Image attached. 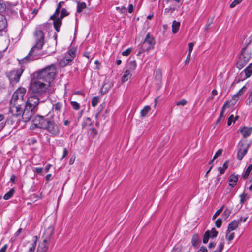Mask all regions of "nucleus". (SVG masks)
<instances>
[{
	"label": "nucleus",
	"instance_id": "obj_6",
	"mask_svg": "<svg viewBox=\"0 0 252 252\" xmlns=\"http://www.w3.org/2000/svg\"><path fill=\"white\" fill-rule=\"evenodd\" d=\"M44 129L46 130L52 136L56 137L60 134L59 127L53 119H49Z\"/></svg>",
	"mask_w": 252,
	"mask_h": 252
},
{
	"label": "nucleus",
	"instance_id": "obj_7",
	"mask_svg": "<svg viewBox=\"0 0 252 252\" xmlns=\"http://www.w3.org/2000/svg\"><path fill=\"white\" fill-rule=\"evenodd\" d=\"M69 15V12L65 8H63L61 10L60 16L59 17L56 16L54 19H52L53 20L54 27L57 32H60V28L62 25V20Z\"/></svg>",
	"mask_w": 252,
	"mask_h": 252
},
{
	"label": "nucleus",
	"instance_id": "obj_18",
	"mask_svg": "<svg viewBox=\"0 0 252 252\" xmlns=\"http://www.w3.org/2000/svg\"><path fill=\"white\" fill-rule=\"evenodd\" d=\"M242 218H240L237 220H234L229 223L226 231V235L228 233H230L231 231L235 230L239 226L240 222L242 221Z\"/></svg>",
	"mask_w": 252,
	"mask_h": 252
},
{
	"label": "nucleus",
	"instance_id": "obj_39",
	"mask_svg": "<svg viewBox=\"0 0 252 252\" xmlns=\"http://www.w3.org/2000/svg\"><path fill=\"white\" fill-rule=\"evenodd\" d=\"M92 124V122H91V119L89 117H87L86 119V121L82 124V127L83 128H87L88 126H91Z\"/></svg>",
	"mask_w": 252,
	"mask_h": 252
},
{
	"label": "nucleus",
	"instance_id": "obj_63",
	"mask_svg": "<svg viewBox=\"0 0 252 252\" xmlns=\"http://www.w3.org/2000/svg\"><path fill=\"white\" fill-rule=\"evenodd\" d=\"M133 11V6L132 4H129L128 6V12L131 13Z\"/></svg>",
	"mask_w": 252,
	"mask_h": 252
},
{
	"label": "nucleus",
	"instance_id": "obj_11",
	"mask_svg": "<svg viewBox=\"0 0 252 252\" xmlns=\"http://www.w3.org/2000/svg\"><path fill=\"white\" fill-rule=\"evenodd\" d=\"M22 73L23 70L22 69L12 70L7 73V76L12 86L19 81Z\"/></svg>",
	"mask_w": 252,
	"mask_h": 252
},
{
	"label": "nucleus",
	"instance_id": "obj_51",
	"mask_svg": "<svg viewBox=\"0 0 252 252\" xmlns=\"http://www.w3.org/2000/svg\"><path fill=\"white\" fill-rule=\"evenodd\" d=\"M176 9V8L175 7H170L169 8H166L165 9V13H173Z\"/></svg>",
	"mask_w": 252,
	"mask_h": 252
},
{
	"label": "nucleus",
	"instance_id": "obj_57",
	"mask_svg": "<svg viewBox=\"0 0 252 252\" xmlns=\"http://www.w3.org/2000/svg\"><path fill=\"white\" fill-rule=\"evenodd\" d=\"M116 9L120 11L122 13H125L126 12V8L125 6L117 7Z\"/></svg>",
	"mask_w": 252,
	"mask_h": 252
},
{
	"label": "nucleus",
	"instance_id": "obj_19",
	"mask_svg": "<svg viewBox=\"0 0 252 252\" xmlns=\"http://www.w3.org/2000/svg\"><path fill=\"white\" fill-rule=\"evenodd\" d=\"M54 232V228L53 227L49 226L45 231L42 237L43 238L44 241L48 242L53 235Z\"/></svg>",
	"mask_w": 252,
	"mask_h": 252
},
{
	"label": "nucleus",
	"instance_id": "obj_20",
	"mask_svg": "<svg viewBox=\"0 0 252 252\" xmlns=\"http://www.w3.org/2000/svg\"><path fill=\"white\" fill-rule=\"evenodd\" d=\"M7 24L5 17L2 14H0V35H2L3 32H6L4 31L7 27Z\"/></svg>",
	"mask_w": 252,
	"mask_h": 252
},
{
	"label": "nucleus",
	"instance_id": "obj_10",
	"mask_svg": "<svg viewBox=\"0 0 252 252\" xmlns=\"http://www.w3.org/2000/svg\"><path fill=\"white\" fill-rule=\"evenodd\" d=\"M26 92V89L25 88L20 87L17 89L12 95L10 103L22 102Z\"/></svg>",
	"mask_w": 252,
	"mask_h": 252
},
{
	"label": "nucleus",
	"instance_id": "obj_30",
	"mask_svg": "<svg viewBox=\"0 0 252 252\" xmlns=\"http://www.w3.org/2000/svg\"><path fill=\"white\" fill-rule=\"evenodd\" d=\"M64 3L63 1H60L57 5L56 9L54 12V13L50 16V19H53L55 18V17L56 16H58L60 13V9L61 8L62 5Z\"/></svg>",
	"mask_w": 252,
	"mask_h": 252
},
{
	"label": "nucleus",
	"instance_id": "obj_53",
	"mask_svg": "<svg viewBox=\"0 0 252 252\" xmlns=\"http://www.w3.org/2000/svg\"><path fill=\"white\" fill-rule=\"evenodd\" d=\"M107 84H104L101 88V92L103 93H106L109 89L110 87H107L106 86Z\"/></svg>",
	"mask_w": 252,
	"mask_h": 252
},
{
	"label": "nucleus",
	"instance_id": "obj_60",
	"mask_svg": "<svg viewBox=\"0 0 252 252\" xmlns=\"http://www.w3.org/2000/svg\"><path fill=\"white\" fill-rule=\"evenodd\" d=\"M197 252H208V250L206 247L202 246Z\"/></svg>",
	"mask_w": 252,
	"mask_h": 252
},
{
	"label": "nucleus",
	"instance_id": "obj_2",
	"mask_svg": "<svg viewBox=\"0 0 252 252\" xmlns=\"http://www.w3.org/2000/svg\"><path fill=\"white\" fill-rule=\"evenodd\" d=\"M49 83H46L43 81L37 79L31 85L30 91L34 95H39L46 92L48 88Z\"/></svg>",
	"mask_w": 252,
	"mask_h": 252
},
{
	"label": "nucleus",
	"instance_id": "obj_16",
	"mask_svg": "<svg viewBox=\"0 0 252 252\" xmlns=\"http://www.w3.org/2000/svg\"><path fill=\"white\" fill-rule=\"evenodd\" d=\"M252 74V63H251L240 74L241 79H239L238 82L250 77Z\"/></svg>",
	"mask_w": 252,
	"mask_h": 252
},
{
	"label": "nucleus",
	"instance_id": "obj_48",
	"mask_svg": "<svg viewBox=\"0 0 252 252\" xmlns=\"http://www.w3.org/2000/svg\"><path fill=\"white\" fill-rule=\"evenodd\" d=\"M73 59V58L70 57H65L62 59V63H64V62L67 61V63H69L71 62Z\"/></svg>",
	"mask_w": 252,
	"mask_h": 252
},
{
	"label": "nucleus",
	"instance_id": "obj_33",
	"mask_svg": "<svg viewBox=\"0 0 252 252\" xmlns=\"http://www.w3.org/2000/svg\"><path fill=\"white\" fill-rule=\"evenodd\" d=\"M180 26V23L179 22H177L176 20L173 21L172 23V32L173 33H176L179 31V28Z\"/></svg>",
	"mask_w": 252,
	"mask_h": 252
},
{
	"label": "nucleus",
	"instance_id": "obj_14",
	"mask_svg": "<svg viewBox=\"0 0 252 252\" xmlns=\"http://www.w3.org/2000/svg\"><path fill=\"white\" fill-rule=\"evenodd\" d=\"M38 95H34L31 93V96L28 98L26 106H29L31 108L35 109V108L38 105L39 102V98Z\"/></svg>",
	"mask_w": 252,
	"mask_h": 252
},
{
	"label": "nucleus",
	"instance_id": "obj_54",
	"mask_svg": "<svg viewBox=\"0 0 252 252\" xmlns=\"http://www.w3.org/2000/svg\"><path fill=\"white\" fill-rule=\"evenodd\" d=\"M67 154H68V150L66 148H65L63 150V154L61 158V159L62 160V159H64L66 157V156H67Z\"/></svg>",
	"mask_w": 252,
	"mask_h": 252
},
{
	"label": "nucleus",
	"instance_id": "obj_27",
	"mask_svg": "<svg viewBox=\"0 0 252 252\" xmlns=\"http://www.w3.org/2000/svg\"><path fill=\"white\" fill-rule=\"evenodd\" d=\"M37 240L38 237L34 236L33 238V242L30 244V246L27 252H34Z\"/></svg>",
	"mask_w": 252,
	"mask_h": 252
},
{
	"label": "nucleus",
	"instance_id": "obj_12",
	"mask_svg": "<svg viewBox=\"0 0 252 252\" xmlns=\"http://www.w3.org/2000/svg\"><path fill=\"white\" fill-rule=\"evenodd\" d=\"M49 119L42 116H36L33 119V124L36 128L44 129Z\"/></svg>",
	"mask_w": 252,
	"mask_h": 252
},
{
	"label": "nucleus",
	"instance_id": "obj_29",
	"mask_svg": "<svg viewBox=\"0 0 252 252\" xmlns=\"http://www.w3.org/2000/svg\"><path fill=\"white\" fill-rule=\"evenodd\" d=\"M200 242L199 236L197 233L194 234L191 239V244L194 247H197L198 244Z\"/></svg>",
	"mask_w": 252,
	"mask_h": 252
},
{
	"label": "nucleus",
	"instance_id": "obj_46",
	"mask_svg": "<svg viewBox=\"0 0 252 252\" xmlns=\"http://www.w3.org/2000/svg\"><path fill=\"white\" fill-rule=\"evenodd\" d=\"M222 149H219L216 152V153H215V155L214 156L213 158V160H215L218 158V157H219L220 155H221V154H222Z\"/></svg>",
	"mask_w": 252,
	"mask_h": 252
},
{
	"label": "nucleus",
	"instance_id": "obj_8",
	"mask_svg": "<svg viewBox=\"0 0 252 252\" xmlns=\"http://www.w3.org/2000/svg\"><path fill=\"white\" fill-rule=\"evenodd\" d=\"M250 145L247 144L246 140H241L238 144V152L237 155V159L241 161L244 156L247 154Z\"/></svg>",
	"mask_w": 252,
	"mask_h": 252
},
{
	"label": "nucleus",
	"instance_id": "obj_47",
	"mask_svg": "<svg viewBox=\"0 0 252 252\" xmlns=\"http://www.w3.org/2000/svg\"><path fill=\"white\" fill-rule=\"evenodd\" d=\"M231 211L228 209L225 210V211L223 213V216L225 218V219H227L230 215Z\"/></svg>",
	"mask_w": 252,
	"mask_h": 252
},
{
	"label": "nucleus",
	"instance_id": "obj_41",
	"mask_svg": "<svg viewBox=\"0 0 252 252\" xmlns=\"http://www.w3.org/2000/svg\"><path fill=\"white\" fill-rule=\"evenodd\" d=\"M76 51V50L75 48H72L68 51V54L70 57H71L72 58L74 59V57H75Z\"/></svg>",
	"mask_w": 252,
	"mask_h": 252
},
{
	"label": "nucleus",
	"instance_id": "obj_31",
	"mask_svg": "<svg viewBox=\"0 0 252 252\" xmlns=\"http://www.w3.org/2000/svg\"><path fill=\"white\" fill-rule=\"evenodd\" d=\"M132 76V73L129 72V71L125 70L123 75L121 81L123 83L126 82Z\"/></svg>",
	"mask_w": 252,
	"mask_h": 252
},
{
	"label": "nucleus",
	"instance_id": "obj_1",
	"mask_svg": "<svg viewBox=\"0 0 252 252\" xmlns=\"http://www.w3.org/2000/svg\"><path fill=\"white\" fill-rule=\"evenodd\" d=\"M57 68L54 64L37 72L36 78L50 85L56 75Z\"/></svg>",
	"mask_w": 252,
	"mask_h": 252
},
{
	"label": "nucleus",
	"instance_id": "obj_62",
	"mask_svg": "<svg viewBox=\"0 0 252 252\" xmlns=\"http://www.w3.org/2000/svg\"><path fill=\"white\" fill-rule=\"evenodd\" d=\"M234 237V233H230V234L228 236V237H227V240L229 241H230L231 240H232L233 239Z\"/></svg>",
	"mask_w": 252,
	"mask_h": 252
},
{
	"label": "nucleus",
	"instance_id": "obj_32",
	"mask_svg": "<svg viewBox=\"0 0 252 252\" xmlns=\"http://www.w3.org/2000/svg\"><path fill=\"white\" fill-rule=\"evenodd\" d=\"M238 180V177L237 176L231 175L228 180L229 182V186H231L232 187H234L236 185Z\"/></svg>",
	"mask_w": 252,
	"mask_h": 252
},
{
	"label": "nucleus",
	"instance_id": "obj_34",
	"mask_svg": "<svg viewBox=\"0 0 252 252\" xmlns=\"http://www.w3.org/2000/svg\"><path fill=\"white\" fill-rule=\"evenodd\" d=\"M151 110V107L149 106H145L143 109L141 110L140 115L142 117H145L148 112Z\"/></svg>",
	"mask_w": 252,
	"mask_h": 252
},
{
	"label": "nucleus",
	"instance_id": "obj_24",
	"mask_svg": "<svg viewBox=\"0 0 252 252\" xmlns=\"http://www.w3.org/2000/svg\"><path fill=\"white\" fill-rule=\"evenodd\" d=\"M63 107V103L61 102H58L53 105L52 109L57 114L59 115Z\"/></svg>",
	"mask_w": 252,
	"mask_h": 252
},
{
	"label": "nucleus",
	"instance_id": "obj_28",
	"mask_svg": "<svg viewBox=\"0 0 252 252\" xmlns=\"http://www.w3.org/2000/svg\"><path fill=\"white\" fill-rule=\"evenodd\" d=\"M47 242L43 241L41 243L39 244L36 252H46L48 250V246L46 244Z\"/></svg>",
	"mask_w": 252,
	"mask_h": 252
},
{
	"label": "nucleus",
	"instance_id": "obj_26",
	"mask_svg": "<svg viewBox=\"0 0 252 252\" xmlns=\"http://www.w3.org/2000/svg\"><path fill=\"white\" fill-rule=\"evenodd\" d=\"M228 106H229L228 101H226L224 103V104H223V105L221 108L220 113V114L219 116V118H218L217 122H216L217 124L219 123L220 121V120H221V118L223 117V115H224V113L225 110V109L227 107H229Z\"/></svg>",
	"mask_w": 252,
	"mask_h": 252
},
{
	"label": "nucleus",
	"instance_id": "obj_64",
	"mask_svg": "<svg viewBox=\"0 0 252 252\" xmlns=\"http://www.w3.org/2000/svg\"><path fill=\"white\" fill-rule=\"evenodd\" d=\"M190 56H191V54L188 53V54L187 56L186 59L185 60V63H187L189 62L190 59Z\"/></svg>",
	"mask_w": 252,
	"mask_h": 252
},
{
	"label": "nucleus",
	"instance_id": "obj_38",
	"mask_svg": "<svg viewBox=\"0 0 252 252\" xmlns=\"http://www.w3.org/2000/svg\"><path fill=\"white\" fill-rule=\"evenodd\" d=\"M240 203L242 205L244 202L249 198L247 193L244 192L240 195Z\"/></svg>",
	"mask_w": 252,
	"mask_h": 252
},
{
	"label": "nucleus",
	"instance_id": "obj_42",
	"mask_svg": "<svg viewBox=\"0 0 252 252\" xmlns=\"http://www.w3.org/2000/svg\"><path fill=\"white\" fill-rule=\"evenodd\" d=\"M99 102V98L97 96L94 97L91 102L92 106L93 107H95Z\"/></svg>",
	"mask_w": 252,
	"mask_h": 252
},
{
	"label": "nucleus",
	"instance_id": "obj_56",
	"mask_svg": "<svg viewBox=\"0 0 252 252\" xmlns=\"http://www.w3.org/2000/svg\"><path fill=\"white\" fill-rule=\"evenodd\" d=\"M233 121H234V116H233V115H231L228 118V119L227 121V125L228 126H230L232 124V123L233 122Z\"/></svg>",
	"mask_w": 252,
	"mask_h": 252
},
{
	"label": "nucleus",
	"instance_id": "obj_58",
	"mask_svg": "<svg viewBox=\"0 0 252 252\" xmlns=\"http://www.w3.org/2000/svg\"><path fill=\"white\" fill-rule=\"evenodd\" d=\"M43 170V168L37 167L34 168L33 170L38 174H41L42 173Z\"/></svg>",
	"mask_w": 252,
	"mask_h": 252
},
{
	"label": "nucleus",
	"instance_id": "obj_9",
	"mask_svg": "<svg viewBox=\"0 0 252 252\" xmlns=\"http://www.w3.org/2000/svg\"><path fill=\"white\" fill-rule=\"evenodd\" d=\"M35 40L34 46L38 49H42L45 41V35L43 32L40 29H36L34 32Z\"/></svg>",
	"mask_w": 252,
	"mask_h": 252
},
{
	"label": "nucleus",
	"instance_id": "obj_45",
	"mask_svg": "<svg viewBox=\"0 0 252 252\" xmlns=\"http://www.w3.org/2000/svg\"><path fill=\"white\" fill-rule=\"evenodd\" d=\"M224 246V242L220 243L219 245H218V247L216 251H217L218 252H221Z\"/></svg>",
	"mask_w": 252,
	"mask_h": 252
},
{
	"label": "nucleus",
	"instance_id": "obj_52",
	"mask_svg": "<svg viewBox=\"0 0 252 252\" xmlns=\"http://www.w3.org/2000/svg\"><path fill=\"white\" fill-rule=\"evenodd\" d=\"M187 100L184 99H183L181 100L180 101L177 102L176 103V105L177 106H179V105L184 106L187 104Z\"/></svg>",
	"mask_w": 252,
	"mask_h": 252
},
{
	"label": "nucleus",
	"instance_id": "obj_3",
	"mask_svg": "<svg viewBox=\"0 0 252 252\" xmlns=\"http://www.w3.org/2000/svg\"><path fill=\"white\" fill-rule=\"evenodd\" d=\"M155 44V40L154 38L148 33L146 35L143 42L139 45L140 50L138 52L137 55H140L143 52L148 51L153 49Z\"/></svg>",
	"mask_w": 252,
	"mask_h": 252
},
{
	"label": "nucleus",
	"instance_id": "obj_17",
	"mask_svg": "<svg viewBox=\"0 0 252 252\" xmlns=\"http://www.w3.org/2000/svg\"><path fill=\"white\" fill-rule=\"evenodd\" d=\"M10 110L16 116L20 115L23 111L20 103H10Z\"/></svg>",
	"mask_w": 252,
	"mask_h": 252
},
{
	"label": "nucleus",
	"instance_id": "obj_43",
	"mask_svg": "<svg viewBox=\"0 0 252 252\" xmlns=\"http://www.w3.org/2000/svg\"><path fill=\"white\" fill-rule=\"evenodd\" d=\"M243 0H234L230 5V8H234L237 4H239L242 2Z\"/></svg>",
	"mask_w": 252,
	"mask_h": 252
},
{
	"label": "nucleus",
	"instance_id": "obj_5",
	"mask_svg": "<svg viewBox=\"0 0 252 252\" xmlns=\"http://www.w3.org/2000/svg\"><path fill=\"white\" fill-rule=\"evenodd\" d=\"M250 58L251 55L246 51V47L242 48L241 53L236 64L237 67L239 69H242L247 64Z\"/></svg>",
	"mask_w": 252,
	"mask_h": 252
},
{
	"label": "nucleus",
	"instance_id": "obj_35",
	"mask_svg": "<svg viewBox=\"0 0 252 252\" xmlns=\"http://www.w3.org/2000/svg\"><path fill=\"white\" fill-rule=\"evenodd\" d=\"M86 4L85 2H77V12L78 13H80L82 12L83 9L86 8Z\"/></svg>",
	"mask_w": 252,
	"mask_h": 252
},
{
	"label": "nucleus",
	"instance_id": "obj_37",
	"mask_svg": "<svg viewBox=\"0 0 252 252\" xmlns=\"http://www.w3.org/2000/svg\"><path fill=\"white\" fill-rule=\"evenodd\" d=\"M14 189H11L7 193H6L3 196V199L4 200H8L10 198L12 197L14 194Z\"/></svg>",
	"mask_w": 252,
	"mask_h": 252
},
{
	"label": "nucleus",
	"instance_id": "obj_59",
	"mask_svg": "<svg viewBox=\"0 0 252 252\" xmlns=\"http://www.w3.org/2000/svg\"><path fill=\"white\" fill-rule=\"evenodd\" d=\"M193 45H194V44L192 43H189L188 44V47H189V53H188L191 54V53L193 50Z\"/></svg>",
	"mask_w": 252,
	"mask_h": 252
},
{
	"label": "nucleus",
	"instance_id": "obj_36",
	"mask_svg": "<svg viewBox=\"0 0 252 252\" xmlns=\"http://www.w3.org/2000/svg\"><path fill=\"white\" fill-rule=\"evenodd\" d=\"M252 169V164H250L248 166L247 169L245 170L244 173L243 175V178L244 179H246L249 176L250 173Z\"/></svg>",
	"mask_w": 252,
	"mask_h": 252
},
{
	"label": "nucleus",
	"instance_id": "obj_22",
	"mask_svg": "<svg viewBox=\"0 0 252 252\" xmlns=\"http://www.w3.org/2000/svg\"><path fill=\"white\" fill-rule=\"evenodd\" d=\"M243 94V93H242V92H240L239 90L233 96L232 99L230 101H228V107L233 106L239 100L240 96Z\"/></svg>",
	"mask_w": 252,
	"mask_h": 252
},
{
	"label": "nucleus",
	"instance_id": "obj_25",
	"mask_svg": "<svg viewBox=\"0 0 252 252\" xmlns=\"http://www.w3.org/2000/svg\"><path fill=\"white\" fill-rule=\"evenodd\" d=\"M17 2L11 3L9 1L3 2L2 4V5H3V7L5 8V9H7V10H12V9L17 5Z\"/></svg>",
	"mask_w": 252,
	"mask_h": 252
},
{
	"label": "nucleus",
	"instance_id": "obj_15",
	"mask_svg": "<svg viewBox=\"0 0 252 252\" xmlns=\"http://www.w3.org/2000/svg\"><path fill=\"white\" fill-rule=\"evenodd\" d=\"M218 232L215 228H212L211 230L206 231L203 236V242L204 244L208 243L210 238H214L217 237Z\"/></svg>",
	"mask_w": 252,
	"mask_h": 252
},
{
	"label": "nucleus",
	"instance_id": "obj_23",
	"mask_svg": "<svg viewBox=\"0 0 252 252\" xmlns=\"http://www.w3.org/2000/svg\"><path fill=\"white\" fill-rule=\"evenodd\" d=\"M136 66L135 60H129L127 63L126 70L132 73L135 70Z\"/></svg>",
	"mask_w": 252,
	"mask_h": 252
},
{
	"label": "nucleus",
	"instance_id": "obj_4",
	"mask_svg": "<svg viewBox=\"0 0 252 252\" xmlns=\"http://www.w3.org/2000/svg\"><path fill=\"white\" fill-rule=\"evenodd\" d=\"M41 49L37 48L36 46L33 45L28 55L23 58L21 62L23 63H26V61L33 60L40 58L42 56L46 54L49 55V53L44 51H41Z\"/></svg>",
	"mask_w": 252,
	"mask_h": 252
},
{
	"label": "nucleus",
	"instance_id": "obj_40",
	"mask_svg": "<svg viewBox=\"0 0 252 252\" xmlns=\"http://www.w3.org/2000/svg\"><path fill=\"white\" fill-rule=\"evenodd\" d=\"M70 104L75 110H78L80 108V104L76 101H71Z\"/></svg>",
	"mask_w": 252,
	"mask_h": 252
},
{
	"label": "nucleus",
	"instance_id": "obj_49",
	"mask_svg": "<svg viewBox=\"0 0 252 252\" xmlns=\"http://www.w3.org/2000/svg\"><path fill=\"white\" fill-rule=\"evenodd\" d=\"M222 224V220L220 218L218 219L215 222V225L217 228L220 227Z\"/></svg>",
	"mask_w": 252,
	"mask_h": 252
},
{
	"label": "nucleus",
	"instance_id": "obj_61",
	"mask_svg": "<svg viewBox=\"0 0 252 252\" xmlns=\"http://www.w3.org/2000/svg\"><path fill=\"white\" fill-rule=\"evenodd\" d=\"M7 247H8V245L5 244L0 250V252H6Z\"/></svg>",
	"mask_w": 252,
	"mask_h": 252
},
{
	"label": "nucleus",
	"instance_id": "obj_44",
	"mask_svg": "<svg viewBox=\"0 0 252 252\" xmlns=\"http://www.w3.org/2000/svg\"><path fill=\"white\" fill-rule=\"evenodd\" d=\"M224 206H222L220 209L218 210L213 216V219H215L218 216H219L222 211Z\"/></svg>",
	"mask_w": 252,
	"mask_h": 252
},
{
	"label": "nucleus",
	"instance_id": "obj_21",
	"mask_svg": "<svg viewBox=\"0 0 252 252\" xmlns=\"http://www.w3.org/2000/svg\"><path fill=\"white\" fill-rule=\"evenodd\" d=\"M240 132L243 137L246 138L250 136L252 133V127L244 126L240 129Z\"/></svg>",
	"mask_w": 252,
	"mask_h": 252
},
{
	"label": "nucleus",
	"instance_id": "obj_50",
	"mask_svg": "<svg viewBox=\"0 0 252 252\" xmlns=\"http://www.w3.org/2000/svg\"><path fill=\"white\" fill-rule=\"evenodd\" d=\"M161 77H162V73H161V72L160 70H157L156 71V75H155V77L160 80L161 79Z\"/></svg>",
	"mask_w": 252,
	"mask_h": 252
},
{
	"label": "nucleus",
	"instance_id": "obj_55",
	"mask_svg": "<svg viewBox=\"0 0 252 252\" xmlns=\"http://www.w3.org/2000/svg\"><path fill=\"white\" fill-rule=\"evenodd\" d=\"M131 52V49L130 48H128L126 49V50L122 52V55L123 56H127L129 55Z\"/></svg>",
	"mask_w": 252,
	"mask_h": 252
},
{
	"label": "nucleus",
	"instance_id": "obj_13",
	"mask_svg": "<svg viewBox=\"0 0 252 252\" xmlns=\"http://www.w3.org/2000/svg\"><path fill=\"white\" fill-rule=\"evenodd\" d=\"M35 113L34 109L31 108L29 106H25V109L22 113V119L25 122H29L32 117Z\"/></svg>",
	"mask_w": 252,
	"mask_h": 252
}]
</instances>
